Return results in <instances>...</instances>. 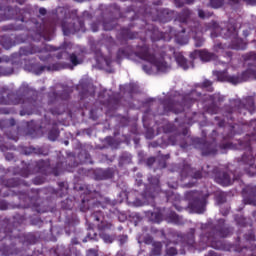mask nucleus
<instances>
[{"label": "nucleus", "instance_id": "obj_1", "mask_svg": "<svg viewBox=\"0 0 256 256\" xmlns=\"http://www.w3.org/2000/svg\"><path fill=\"white\" fill-rule=\"evenodd\" d=\"M201 92L197 90H192L189 94L185 96H178L174 98H167L163 100V111L159 112L158 115H167V113H183L185 107H191L197 99H200Z\"/></svg>", "mask_w": 256, "mask_h": 256}, {"label": "nucleus", "instance_id": "obj_2", "mask_svg": "<svg viewBox=\"0 0 256 256\" xmlns=\"http://www.w3.org/2000/svg\"><path fill=\"white\" fill-rule=\"evenodd\" d=\"M201 234H200V242L203 245H207V243H211L217 239V237H229V235H233V228L225 225V219L220 218L218 220V225L213 223L201 224Z\"/></svg>", "mask_w": 256, "mask_h": 256}, {"label": "nucleus", "instance_id": "obj_3", "mask_svg": "<svg viewBox=\"0 0 256 256\" xmlns=\"http://www.w3.org/2000/svg\"><path fill=\"white\" fill-rule=\"evenodd\" d=\"M90 221L96 223V227L98 229V235L104 243L111 245L117 239V234H109L107 231H111L113 229V222L107 221L105 219V214L103 211H95L90 215Z\"/></svg>", "mask_w": 256, "mask_h": 256}, {"label": "nucleus", "instance_id": "obj_4", "mask_svg": "<svg viewBox=\"0 0 256 256\" xmlns=\"http://www.w3.org/2000/svg\"><path fill=\"white\" fill-rule=\"evenodd\" d=\"M226 117L233 121V113H239L240 115H247L249 113H255V98L253 96H247L245 99H234L230 101L229 105L224 106Z\"/></svg>", "mask_w": 256, "mask_h": 256}, {"label": "nucleus", "instance_id": "obj_5", "mask_svg": "<svg viewBox=\"0 0 256 256\" xmlns=\"http://www.w3.org/2000/svg\"><path fill=\"white\" fill-rule=\"evenodd\" d=\"M6 100L7 105H22L23 109L32 110L35 107V100L27 98V94L23 89L8 93Z\"/></svg>", "mask_w": 256, "mask_h": 256}, {"label": "nucleus", "instance_id": "obj_6", "mask_svg": "<svg viewBox=\"0 0 256 256\" xmlns=\"http://www.w3.org/2000/svg\"><path fill=\"white\" fill-rule=\"evenodd\" d=\"M136 57L142 59L143 61H147L150 65H154L157 68V71L161 73H167L171 69V66L167 64L164 60H158L154 54L149 52V48L147 46L144 47L143 51L136 53Z\"/></svg>", "mask_w": 256, "mask_h": 256}, {"label": "nucleus", "instance_id": "obj_7", "mask_svg": "<svg viewBox=\"0 0 256 256\" xmlns=\"http://www.w3.org/2000/svg\"><path fill=\"white\" fill-rule=\"evenodd\" d=\"M213 173L215 183L221 185L222 187H230V185H233L235 181H239V179L241 178V175H237L235 174V172L229 169H214Z\"/></svg>", "mask_w": 256, "mask_h": 256}, {"label": "nucleus", "instance_id": "obj_8", "mask_svg": "<svg viewBox=\"0 0 256 256\" xmlns=\"http://www.w3.org/2000/svg\"><path fill=\"white\" fill-rule=\"evenodd\" d=\"M184 197L189 201V207L195 213H203L205 211V198L203 194L197 190L187 191L184 194Z\"/></svg>", "mask_w": 256, "mask_h": 256}, {"label": "nucleus", "instance_id": "obj_9", "mask_svg": "<svg viewBox=\"0 0 256 256\" xmlns=\"http://www.w3.org/2000/svg\"><path fill=\"white\" fill-rule=\"evenodd\" d=\"M237 162L239 165H244V171L247 175L250 177L256 175L255 157L253 156V150L251 148L244 152L240 158H237Z\"/></svg>", "mask_w": 256, "mask_h": 256}, {"label": "nucleus", "instance_id": "obj_10", "mask_svg": "<svg viewBox=\"0 0 256 256\" xmlns=\"http://www.w3.org/2000/svg\"><path fill=\"white\" fill-rule=\"evenodd\" d=\"M25 71H29V73H34V75H41L47 71H60V69H64L61 63H54L49 66L40 65L39 62H28L24 65Z\"/></svg>", "mask_w": 256, "mask_h": 256}, {"label": "nucleus", "instance_id": "obj_11", "mask_svg": "<svg viewBox=\"0 0 256 256\" xmlns=\"http://www.w3.org/2000/svg\"><path fill=\"white\" fill-rule=\"evenodd\" d=\"M85 27V23L81 19H73L71 22L62 23V31L66 37L69 35H75L78 31H81Z\"/></svg>", "mask_w": 256, "mask_h": 256}, {"label": "nucleus", "instance_id": "obj_12", "mask_svg": "<svg viewBox=\"0 0 256 256\" xmlns=\"http://www.w3.org/2000/svg\"><path fill=\"white\" fill-rule=\"evenodd\" d=\"M249 79H256V70L253 68H248L247 70L243 71L241 74L230 77L229 83H232V85H238V83L249 81Z\"/></svg>", "mask_w": 256, "mask_h": 256}, {"label": "nucleus", "instance_id": "obj_13", "mask_svg": "<svg viewBox=\"0 0 256 256\" xmlns=\"http://www.w3.org/2000/svg\"><path fill=\"white\" fill-rule=\"evenodd\" d=\"M81 221L79 220V217L76 216V214L68 215L65 219V225H64V231L66 235H71V233H75L77 231V225H79Z\"/></svg>", "mask_w": 256, "mask_h": 256}, {"label": "nucleus", "instance_id": "obj_14", "mask_svg": "<svg viewBox=\"0 0 256 256\" xmlns=\"http://www.w3.org/2000/svg\"><path fill=\"white\" fill-rule=\"evenodd\" d=\"M117 173V168L99 169L95 172V178L98 181H105L107 179H113Z\"/></svg>", "mask_w": 256, "mask_h": 256}, {"label": "nucleus", "instance_id": "obj_15", "mask_svg": "<svg viewBox=\"0 0 256 256\" xmlns=\"http://www.w3.org/2000/svg\"><path fill=\"white\" fill-rule=\"evenodd\" d=\"M221 35L224 39H234V41H239V30L235 24H230L227 28L221 30Z\"/></svg>", "mask_w": 256, "mask_h": 256}, {"label": "nucleus", "instance_id": "obj_16", "mask_svg": "<svg viewBox=\"0 0 256 256\" xmlns=\"http://www.w3.org/2000/svg\"><path fill=\"white\" fill-rule=\"evenodd\" d=\"M243 193L245 202L256 207V186H246Z\"/></svg>", "mask_w": 256, "mask_h": 256}, {"label": "nucleus", "instance_id": "obj_17", "mask_svg": "<svg viewBox=\"0 0 256 256\" xmlns=\"http://www.w3.org/2000/svg\"><path fill=\"white\" fill-rule=\"evenodd\" d=\"M164 220L168 223H175V225H183V218L169 209L166 212L164 210Z\"/></svg>", "mask_w": 256, "mask_h": 256}, {"label": "nucleus", "instance_id": "obj_18", "mask_svg": "<svg viewBox=\"0 0 256 256\" xmlns=\"http://www.w3.org/2000/svg\"><path fill=\"white\" fill-rule=\"evenodd\" d=\"M2 185L9 188L19 187L21 185L29 187V183L25 182V180H21V178H3Z\"/></svg>", "mask_w": 256, "mask_h": 256}, {"label": "nucleus", "instance_id": "obj_19", "mask_svg": "<svg viewBox=\"0 0 256 256\" xmlns=\"http://www.w3.org/2000/svg\"><path fill=\"white\" fill-rule=\"evenodd\" d=\"M195 232H196L195 228H190L187 234H181V235H178V237H180L184 245L193 247V245H195Z\"/></svg>", "mask_w": 256, "mask_h": 256}, {"label": "nucleus", "instance_id": "obj_20", "mask_svg": "<svg viewBox=\"0 0 256 256\" xmlns=\"http://www.w3.org/2000/svg\"><path fill=\"white\" fill-rule=\"evenodd\" d=\"M87 230H88V233L86 234V237L82 240L83 243H87L88 241L99 240V234L95 232V225H93L92 223H88Z\"/></svg>", "mask_w": 256, "mask_h": 256}, {"label": "nucleus", "instance_id": "obj_21", "mask_svg": "<svg viewBox=\"0 0 256 256\" xmlns=\"http://www.w3.org/2000/svg\"><path fill=\"white\" fill-rule=\"evenodd\" d=\"M217 59V54L209 52L207 49L200 50V61L203 63H209V61H217Z\"/></svg>", "mask_w": 256, "mask_h": 256}, {"label": "nucleus", "instance_id": "obj_22", "mask_svg": "<svg viewBox=\"0 0 256 256\" xmlns=\"http://www.w3.org/2000/svg\"><path fill=\"white\" fill-rule=\"evenodd\" d=\"M133 163V155L129 152H122L118 158V166L131 165Z\"/></svg>", "mask_w": 256, "mask_h": 256}, {"label": "nucleus", "instance_id": "obj_23", "mask_svg": "<svg viewBox=\"0 0 256 256\" xmlns=\"http://www.w3.org/2000/svg\"><path fill=\"white\" fill-rule=\"evenodd\" d=\"M200 149L202 151V155H213L217 152V149H215V146L212 143L204 142L200 145Z\"/></svg>", "mask_w": 256, "mask_h": 256}, {"label": "nucleus", "instance_id": "obj_24", "mask_svg": "<svg viewBox=\"0 0 256 256\" xmlns=\"http://www.w3.org/2000/svg\"><path fill=\"white\" fill-rule=\"evenodd\" d=\"M35 53H41V48L37 46L22 47L19 51V54L23 56L35 55Z\"/></svg>", "mask_w": 256, "mask_h": 256}, {"label": "nucleus", "instance_id": "obj_25", "mask_svg": "<svg viewBox=\"0 0 256 256\" xmlns=\"http://www.w3.org/2000/svg\"><path fill=\"white\" fill-rule=\"evenodd\" d=\"M93 205H95V200L84 198L80 203V211H82V213H87Z\"/></svg>", "mask_w": 256, "mask_h": 256}, {"label": "nucleus", "instance_id": "obj_26", "mask_svg": "<svg viewBox=\"0 0 256 256\" xmlns=\"http://www.w3.org/2000/svg\"><path fill=\"white\" fill-rule=\"evenodd\" d=\"M163 251V243L156 241L152 243V249L150 251V256H159Z\"/></svg>", "mask_w": 256, "mask_h": 256}, {"label": "nucleus", "instance_id": "obj_27", "mask_svg": "<svg viewBox=\"0 0 256 256\" xmlns=\"http://www.w3.org/2000/svg\"><path fill=\"white\" fill-rule=\"evenodd\" d=\"M165 219V211L163 212H151L149 216V221L152 223H161Z\"/></svg>", "mask_w": 256, "mask_h": 256}, {"label": "nucleus", "instance_id": "obj_28", "mask_svg": "<svg viewBox=\"0 0 256 256\" xmlns=\"http://www.w3.org/2000/svg\"><path fill=\"white\" fill-rule=\"evenodd\" d=\"M121 93H128L129 95H133V93H137V85L130 83L126 85H120Z\"/></svg>", "mask_w": 256, "mask_h": 256}, {"label": "nucleus", "instance_id": "obj_29", "mask_svg": "<svg viewBox=\"0 0 256 256\" xmlns=\"http://www.w3.org/2000/svg\"><path fill=\"white\" fill-rule=\"evenodd\" d=\"M175 60L178 63L179 67H182V69L187 70L189 69V62L187 61V58L183 56V54L179 53L176 54Z\"/></svg>", "mask_w": 256, "mask_h": 256}, {"label": "nucleus", "instance_id": "obj_30", "mask_svg": "<svg viewBox=\"0 0 256 256\" xmlns=\"http://www.w3.org/2000/svg\"><path fill=\"white\" fill-rule=\"evenodd\" d=\"M122 96L121 93H114L109 99H108V105L109 107L115 108L116 105H119L121 102Z\"/></svg>", "mask_w": 256, "mask_h": 256}, {"label": "nucleus", "instance_id": "obj_31", "mask_svg": "<svg viewBox=\"0 0 256 256\" xmlns=\"http://www.w3.org/2000/svg\"><path fill=\"white\" fill-rule=\"evenodd\" d=\"M66 163V169L71 171V169H74V167L79 166V162L77 161V158L75 156H68L65 160Z\"/></svg>", "mask_w": 256, "mask_h": 256}, {"label": "nucleus", "instance_id": "obj_32", "mask_svg": "<svg viewBox=\"0 0 256 256\" xmlns=\"http://www.w3.org/2000/svg\"><path fill=\"white\" fill-rule=\"evenodd\" d=\"M227 192L218 191L215 193V201L217 205H223V203H227Z\"/></svg>", "mask_w": 256, "mask_h": 256}, {"label": "nucleus", "instance_id": "obj_33", "mask_svg": "<svg viewBox=\"0 0 256 256\" xmlns=\"http://www.w3.org/2000/svg\"><path fill=\"white\" fill-rule=\"evenodd\" d=\"M192 169L193 168H191V165L184 164L180 170L181 179H187V177H191Z\"/></svg>", "mask_w": 256, "mask_h": 256}, {"label": "nucleus", "instance_id": "obj_34", "mask_svg": "<svg viewBox=\"0 0 256 256\" xmlns=\"http://www.w3.org/2000/svg\"><path fill=\"white\" fill-rule=\"evenodd\" d=\"M200 89H205L209 93H213L215 89L213 88V81L205 79L202 83L198 85Z\"/></svg>", "mask_w": 256, "mask_h": 256}, {"label": "nucleus", "instance_id": "obj_35", "mask_svg": "<svg viewBox=\"0 0 256 256\" xmlns=\"http://www.w3.org/2000/svg\"><path fill=\"white\" fill-rule=\"evenodd\" d=\"M213 76L217 78V81H228L233 76L227 75V71H213Z\"/></svg>", "mask_w": 256, "mask_h": 256}, {"label": "nucleus", "instance_id": "obj_36", "mask_svg": "<svg viewBox=\"0 0 256 256\" xmlns=\"http://www.w3.org/2000/svg\"><path fill=\"white\" fill-rule=\"evenodd\" d=\"M67 107L65 106V104H60L59 106L53 107L49 109V112L52 115H63V113H65Z\"/></svg>", "mask_w": 256, "mask_h": 256}, {"label": "nucleus", "instance_id": "obj_37", "mask_svg": "<svg viewBox=\"0 0 256 256\" xmlns=\"http://www.w3.org/2000/svg\"><path fill=\"white\" fill-rule=\"evenodd\" d=\"M162 38H163V32L159 31V29L157 28L152 29L151 35H150L151 41L153 42L161 41Z\"/></svg>", "mask_w": 256, "mask_h": 256}, {"label": "nucleus", "instance_id": "obj_38", "mask_svg": "<svg viewBox=\"0 0 256 256\" xmlns=\"http://www.w3.org/2000/svg\"><path fill=\"white\" fill-rule=\"evenodd\" d=\"M58 97L60 101H69V98L71 97V89L68 87L64 88L61 93H58Z\"/></svg>", "mask_w": 256, "mask_h": 256}, {"label": "nucleus", "instance_id": "obj_39", "mask_svg": "<svg viewBox=\"0 0 256 256\" xmlns=\"http://www.w3.org/2000/svg\"><path fill=\"white\" fill-rule=\"evenodd\" d=\"M115 25H117V22H115V20H105L103 22V29L104 31H113V29H115Z\"/></svg>", "mask_w": 256, "mask_h": 256}, {"label": "nucleus", "instance_id": "obj_40", "mask_svg": "<svg viewBox=\"0 0 256 256\" xmlns=\"http://www.w3.org/2000/svg\"><path fill=\"white\" fill-rule=\"evenodd\" d=\"M57 101H60L59 93L57 92H50L48 95V103L50 105H53V103H57Z\"/></svg>", "mask_w": 256, "mask_h": 256}, {"label": "nucleus", "instance_id": "obj_41", "mask_svg": "<svg viewBox=\"0 0 256 256\" xmlns=\"http://www.w3.org/2000/svg\"><path fill=\"white\" fill-rule=\"evenodd\" d=\"M69 61L72 63L73 67H77V65H81L82 61L79 60V57H77V54L72 53L69 54Z\"/></svg>", "mask_w": 256, "mask_h": 256}, {"label": "nucleus", "instance_id": "obj_42", "mask_svg": "<svg viewBox=\"0 0 256 256\" xmlns=\"http://www.w3.org/2000/svg\"><path fill=\"white\" fill-rule=\"evenodd\" d=\"M148 183L153 187V189H159V178L156 176L148 177Z\"/></svg>", "mask_w": 256, "mask_h": 256}, {"label": "nucleus", "instance_id": "obj_43", "mask_svg": "<svg viewBox=\"0 0 256 256\" xmlns=\"http://www.w3.org/2000/svg\"><path fill=\"white\" fill-rule=\"evenodd\" d=\"M121 35L125 39H135V34H133V32H131V30H129L127 28H123L121 30Z\"/></svg>", "mask_w": 256, "mask_h": 256}, {"label": "nucleus", "instance_id": "obj_44", "mask_svg": "<svg viewBox=\"0 0 256 256\" xmlns=\"http://www.w3.org/2000/svg\"><path fill=\"white\" fill-rule=\"evenodd\" d=\"M59 130L57 129H52L49 131L48 133V139L50 141H57V139L59 138Z\"/></svg>", "mask_w": 256, "mask_h": 256}, {"label": "nucleus", "instance_id": "obj_45", "mask_svg": "<svg viewBox=\"0 0 256 256\" xmlns=\"http://www.w3.org/2000/svg\"><path fill=\"white\" fill-rule=\"evenodd\" d=\"M13 67L0 66V76L1 75H12Z\"/></svg>", "mask_w": 256, "mask_h": 256}, {"label": "nucleus", "instance_id": "obj_46", "mask_svg": "<svg viewBox=\"0 0 256 256\" xmlns=\"http://www.w3.org/2000/svg\"><path fill=\"white\" fill-rule=\"evenodd\" d=\"M182 139L181 134H175L169 137L171 145H179V141Z\"/></svg>", "mask_w": 256, "mask_h": 256}, {"label": "nucleus", "instance_id": "obj_47", "mask_svg": "<svg viewBox=\"0 0 256 256\" xmlns=\"http://www.w3.org/2000/svg\"><path fill=\"white\" fill-rule=\"evenodd\" d=\"M117 241L120 245V247H123L127 241H129V236L127 234H122L117 237Z\"/></svg>", "mask_w": 256, "mask_h": 256}, {"label": "nucleus", "instance_id": "obj_48", "mask_svg": "<svg viewBox=\"0 0 256 256\" xmlns=\"http://www.w3.org/2000/svg\"><path fill=\"white\" fill-rule=\"evenodd\" d=\"M192 179H203V172L201 170H195L192 168V172L190 174Z\"/></svg>", "mask_w": 256, "mask_h": 256}, {"label": "nucleus", "instance_id": "obj_49", "mask_svg": "<svg viewBox=\"0 0 256 256\" xmlns=\"http://www.w3.org/2000/svg\"><path fill=\"white\" fill-rule=\"evenodd\" d=\"M225 0H210V5L213 9H219V7H223Z\"/></svg>", "mask_w": 256, "mask_h": 256}, {"label": "nucleus", "instance_id": "obj_50", "mask_svg": "<svg viewBox=\"0 0 256 256\" xmlns=\"http://www.w3.org/2000/svg\"><path fill=\"white\" fill-rule=\"evenodd\" d=\"M203 43H205V39L201 36L194 37V46L195 47H203Z\"/></svg>", "mask_w": 256, "mask_h": 256}, {"label": "nucleus", "instance_id": "obj_51", "mask_svg": "<svg viewBox=\"0 0 256 256\" xmlns=\"http://www.w3.org/2000/svg\"><path fill=\"white\" fill-rule=\"evenodd\" d=\"M151 233L153 235H157V233L160 234L161 239H167V234H165V230H158L157 228H151Z\"/></svg>", "mask_w": 256, "mask_h": 256}, {"label": "nucleus", "instance_id": "obj_52", "mask_svg": "<svg viewBox=\"0 0 256 256\" xmlns=\"http://www.w3.org/2000/svg\"><path fill=\"white\" fill-rule=\"evenodd\" d=\"M182 139L179 140L178 145L182 148V149H187V147H189V143H187V138L183 135H181Z\"/></svg>", "mask_w": 256, "mask_h": 256}, {"label": "nucleus", "instance_id": "obj_53", "mask_svg": "<svg viewBox=\"0 0 256 256\" xmlns=\"http://www.w3.org/2000/svg\"><path fill=\"white\" fill-rule=\"evenodd\" d=\"M4 94H5V89L1 88L0 89V105H7V98H5Z\"/></svg>", "mask_w": 256, "mask_h": 256}, {"label": "nucleus", "instance_id": "obj_54", "mask_svg": "<svg viewBox=\"0 0 256 256\" xmlns=\"http://www.w3.org/2000/svg\"><path fill=\"white\" fill-rule=\"evenodd\" d=\"M201 59V50H194L193 52L190 53V59L194 61V59Z\"/></svg>", "mask_w": 256, "mask_h": 256}, {"label": "nucleus", "instance_id": "obj_55", "mask_svg": "<svg viewBox=\"0 0 256 256\" xmlns=\"http://www.w3.org/2000/svg\"><path fill=\"white\" fill-rule=\"evenodd\" d=\"M244 239H246V241H255V233L248 232L244 234Z\"/></svg>", "mask_w": 256, "mask_h": 256}, {"label": "nucleus", "instance_id": "obj_56", "mask_svg": "<svg viewBox=\"0 0 256 256\" xmlns=\"http://www.w3.org/2000/svg\"><path fill=\"white\" fill-rule=\"evenodd\" d=\"M77 173L81 177H87V175H89V170H87L85 168H78Z\"/></svg>", "mask_w": 256, "mask_h": 256}, {"label": "nucleus", "instance_id": "obj_57", "mask_svg": "<svg viewBox=\"0 0 256 256\" xmlns=\"http://www.w3.org/2000/svg\"><path fill=\"white\" fill-rule=\"evenodd\" d=\"M36 167H38L39 171H43L44 167H47V161L40 160L37 162Z\"/></svg>", "mask_w": 256, "mask_h": 256}, {"label": "nucleus", "instance_id": "obj_58", "mask_svg": "<svg viewBox=\"0 0 256 256\" xmlns=\"http://www.w3.org/2000/svg\"><path fill=\"white\" fill-rule=\"evenodd\" d=\"M73 251H75V247L69 246L67 249H65L63 255L64 256H72L73 255Z\"/></svg>", "mask_w": 256, "mask_h": 256}, {"label": "nucleus", "instance_id": "obj_59", "mask_svg": "<svg viewBox=\"0 0 256 256\" xmlns=\"http://www.w3.org/2000/svg\"><path fill=\"white\" fill-rule=\"evenodd\" d=\"M177 250H176V248L175 247H170V248H168L167 250H166V254L168 255V256H175V255H177Z\"/></svg>", "mask_w": 256, "mask_h": 256}, {"label": "nucleus", "instance_id": "obj_60", "mask_svg": "<svg viewBox=\"0 0 256 256\" xmlns=\"http://www.w3.org/2000/svg\"><path fill=\"white\" fill-rule=\"evenodd\" d=\"M180 14L182 15V17H185L186 19H189V17H191V10L185 8L181 11Z\"/></svg>", "mask_w": 256, "mask_h": 256}, {"label": "nucleus", "instance_id": "obj_61", "mask_svg": "<svg viewBox=\"0 0 256 256\" xmlns=\"http://www.w3.org/2000/svg\"><path fill=\"white\" fill-rule=\"evenodd\" d=\"M0 113L2 115H10V113H13V110L11 108L4 107L0 109Z\"/></svg>", "mask_w": 256, "mask_h": 256}, {"label": "nucleus", "instance_id": "obj_62", "mask_svg": "<svg viewBox=\"0 0 256 256\" xmlns=\"http://www.w3.org/2000/svg\"><path fill=\"white\" fill-rule=\"evenodd\" d=\"M146 165L148 167H153L155 165V157H150L146 160Z\"/></svg>", "mask_w": 256, "mask_h": 256}, {"label": "nucleus", "instance_id": "obj_63", "mask_svg": "<svg viewBox=\"0 0 256 256\" xmlns=\"http://www.w3.org/2000/svg\"><path fill=\"white\" fill-rule=\"evenodd\" d=\"M86 256H99V254L97 253V250L95 249H89L87 251V255Z\"/></svg>", "mask_w": 256, "mask_h": 256}, {"label": "nucleus", "instance_id": "obj_64", "mask_svg": "<svg viewBox=\"0 0 256 256\" xmlns=\"http://www.w3.org/2000/svg\"><path fill=\"white\" fill-rule=\"evenodd\" d=\"M248 59H250V61H254L252 65L253 67H256V53H251Z\"/></svg>", "mask_w": 256, "mask_h": 256}]
</instances>
